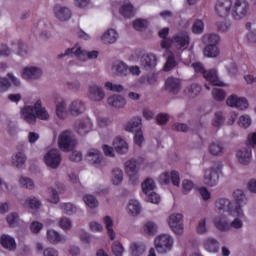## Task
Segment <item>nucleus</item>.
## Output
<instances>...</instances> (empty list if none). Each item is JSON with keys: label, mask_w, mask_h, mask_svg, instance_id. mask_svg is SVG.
Listing matches in <instances>:
<instances>
[{"label": "nucleus", "mask_w": 256, "mask_h": 256, "mask_svg": "<svg viewBox=\"0 0 256 256\" xmlns=\"http://www.w3.org/2000/svg\"><path fill=\"white\" fill-rule=\"evenodd\" d=\"M230 217H233L232 221H229L227 215L216 216L213 220V223L222 233H227V231H242L245 227V210L243 206L236 205L235 211L230 214Z\"/></svg>", "instance_id": "f257e3e1"}, {"label": "nucleus", "mask_w": 256, "mask_h": 256, "mask_svg": "<svg viewBox=\"0 0 256 256\" xmlns=\"http://www.w3.org/2000/svg\"><path fill=\"white\" fill-rule=\"evenodd\" d=\"M21 113L29 125H35L37 119H41V121L49 119V112L42 106L41 100H37L33 106H25Z\"/></svg>", "instance_id": "f03ea898"}, {"label": "nucleus", "mask_w": 256, "mask_h": 256, "mask_svg": "<svg viewBox=\"0 0 256 256\" xmlns=\"http://www.w3.org/2000/svg\"><path fill=\"white\" fill-rule=\"evenodd\" d=\"M77 147V137L74 135L73 131L66 130L65 131V151L68 153V157L70 161H74L75 163H79L83 161V153L75 150Z\"/></svg>", "instance_id": "7ed1b4c3"}, {"label": "nucleus", "mask_w": 256, "mask_h": 256, "mask_svg": "<svg viewBox=\"0 0 256 256\" xmlns=\"http://www.w3.org/2000/svg\"><path fill=\"white\" fill-rule=\"evenodd\" d=\"M223 169L221 162H216L204 171L203 183L207 187H216L219 185V175Z\"/></svg>", "instance_id": "20e7f679"}, {"label": "nucleus", "mask_w": 256, "mask_h": 256, "mask_svg": "<svg viewBox=\"0 0 256 256\" xmlns=\"http://www.w3.org/2000/svg\"><path fill=\"white\" fill-rule=\"evenodd\" d=\"M175 244V239L170 234H160L156 236L154 240V245L157 253L165 255L173 250V245Z\"/></svg>", "instance_id": "39448f33"}, {"label": "nucleus", "mask_w": 256, "mask_h": 256, "mask_svg": "<svg viewBox=\"0 0 256 256\" xmlns=\"http://www.w3.org/2000/svg\"><path fill=\"white\" fill-rule=\"evenodd\" d=\"M139 169H141V162L130 159L124 164V171L129 177L131 185H137L139 183Z\"/></svg>", "instance_id": "423d86ee"}, {"label": "nucleus", "mask_w": 256, "mask_h": 256, "mask_svg": "<svg viewBox=\"0 0 256 256\" xmlns=\"http://www.w3.org/2000/svg\"><path fill=\"white\" fill-rule=\"evenodd\" d=\"M235 203L231 201V199L228 198H217L214 203V211L215 213L219 214L218 217H221L222 215H226L225 213H228V215H231L235 211Z\"/></svg>", "instance_id": "0eeeda50"}, {"label": "nucleus", "mask_w": 256, "mask_h": 256, "mask_svg": "<svg viewBox=\"0 0 256 256\" xmlns=\"http://www.w3.org/2000/svg\"><path fill=\"white\" fill-rule=\"evenodd\" d=\"M249 13V2L247 0H235L232 3L231 15L235 21H241Z\"/></svg>", "instance_id": "6e6552de"}, {"label": "nucleus", "mask_w": 256, "mask_h": 256, "mask_svg": "<svg viewBox=\"0 0 256 256\" xmlns=\"http://www.w3.org/2000/svg\"><path fill=\"white\" fill-rule=\"evenodd\" d=\"M73 127L77 135H80V137H85L93 131V120H91V118L87 116L83 118H78L74 122Z\"/></svg>", "instance_id": "1a4fd4ad"}, {"label": "nucleus", "mask_w": 256, "mask_h": 256, "mask_svg": "<svg viewBox=\"0 0 256 256\" xmlns=\"http://www.w3.org/2000/svg\"><path fill=\"white\" fill-rule=\"evenodd\" d=\"M66 55H75L80 61H87L89 59H97V57H99V51L93 50L87 52L82 50L80 46H75L73 48H68Z\"/></svg>", "instance_id": "9d476101"}, {"label": "nucleus", "mask_w": 256, "mask_h": 256, "mask_svg": "<svg viewBox=\"0 0 256 256\" xmlns=\"http://www.w3.org/2000/svg\"><path fill=\"white\" fill-rule=\"evenodd\" d=\"M226 105L232 107V109H238V111H247L249 109V100L245 97L232 94L226 99Z\"/></svg>", "instance_id": "9b49d317"}, {"label": "nucleus", "mask_w": 256, "mask_h": 256, "mask_svg": "<svg viewBox=\"0 0 256 256\" xmlns=\"http://www.w3.org/2000/svg\"><path fill=\"white\" fill-rule=\"evenodd\" d=\"M168 225L175 235H183L185 227L183 225V214L173 213L168 218Z\"/></svg>", "instance_id": "f8f14e48"}, {"label": "nucleus", "mask_w": 256, "mask_h": 256, "mask_svg": "<svg viewBox=\"0 0 256 256\" xmlns=\"http://www.w3.org/2000/svg\"><path fill=\"white\" fill-rule=\"evenodd\" d=\"M44 162L47 167L51 169H57L61 165V153L57 149L49 150L44 156Z\"/></svg>", "instance_id": "ddd939ff"}, {"label": "nucleus", "mask_w": 256, "mask_h": 256, "mask_svg": "<svg viewBox=\"0 0 256 256\" xmlns=\"http://www.w3.org/2000/svg\"><path fill=\"white\" fill-rule=\"evenodd\" d=\"M215 11L219 17H229V14L233 11V1L218 0L215 5Z\"/></svg>", "instance_id": "4468645a"}, {"label": "nucleus", "mask_w": 256, "mask_h": 256, "mask_svg": "<svg viewBox=\"0 0 256 256\" xmlns=\"http://www.w3.org/2000/svg\"><path fill=\"white\" fill-rule=\"evenodd\" d=\"M171 45H174L176 49L185 50L189 47V34L187 32H179L171 38Z\"/></svg>", "instance_id": "2eb2a0df"}, {"label": "nucleus", "mask_w": 256, "mask_h": 256, "mask_svg": "<svg viewBox=\"0 0 256 256\" xmlns=\"http://www.w3.org/2000/svg\"><path fill=\"white\" fill-rule=\"evenodd\" d=\"M85 159L94 167H101L103 164V154L96 148L89 149L85 155Z\"/></svg>", "instance_id": "dca6fc26"}, {"label": "nucleus", "mask_w": 256, "mask_h": 256, "mask_svg": "<svg viewBox=\"0 0 256 256\" xmlns=\"http://www.w3.org/2000/svg\"><path fill=\"white\" fill-rule=\"evenodd\" d=\"M110 71L117 77H127L129 76V65L121 60H116L112 63Z\"/></svg>", "instance_id": "f3484780"}, {"label": "nucleus", "mask_w": 256, "mask_h": 256, "mask_svg": "<svg viewBox=\"0 0 256 256\" xmlns=\"http://www.w3.org/2000/svg\"><path fill=\"white\" fill-rule=\"evenodd\" d=\"M140 65L144 71H153L157 67V56L155 54H144L140 58Z\"/></svg>", "instance_id": "a211bd4d"}, {"label": "nucleus", "mask_w": 256, "mask_h": 256, "mask_svg": "<svg viewBox=\"0 0 256 256\" xmlns=\"http://www.w3.org/2000/svg\"><path fill=\"white\" fill-rule=\"evenodd\" d=\"M107 103L113 109H125L127 107V99L119 94L110 95L107 98Z\"/></svg>", "instance_id": "6ab92c4d"}, {"label": "nucleus", "mask_w": 256, "mask_h": 256, "mask_svg": "<svg viewBox=\"0 0 256 256\" xmlns=\"http://www.w3.org/2000/svg\"><path fill=\"white\" fill-rule=\"evenodd\" d=\"M88 97L90 101L99 103V101H103V99H105V90H103L101 86L91 85L89 87Z\"/></svg>", "instance_id": "aec40b11"}, {"label": "nucleus", "mask_w": 256, "mask_h": 256, "mask_svg": "<svg viewBox=\"0 0 256 256\" xmlns=\"http://www.w3.org/2000/svg\"><path fill=\"white\" fill-rule=\"evenodd\" d=\"M225 145L219 141H213L208 145V153L213 157H222L225 155Z\"/></svg>", "instance_id": "412c9836"}, {"label": "nucleus", "mask_w": 256, "mask_h": 256, "mask_svg": "<svg viewBox=\"0 0 256 256\" xmlns=\"http://www.w3.org/2000/svg\"><path fill=\"white\" fill-rule=\"evenodd\" d=\"M141 129H143V119L141 116L133 117L125 125V130L128 131V133H137V131H142Z\"/></svg>", "instance_id": "4be33fe9"}, {"label": "nucleus", "mask_w": 256, "mask_h": 256, "mask_svg": "<svg viewBox=\"0 0 256 256\" xmlns=\"http://www.w3.org/2000/svg\"><path fill=\"white\" fill-rule=\"evenodd\" d=\"M166 91L172 93L173 95H177L181 91V80L175 77L167 78L165 82Z\"/></svg>", "instance_id": "5701e85b"}, {"label": "nucleus", "mask_w": 256, "mask_h": 256, "mask_svg": "<svg viewBox=\"0 0 256 256\" xmlns=\"http://www.w3.org/2000/svg\"><path fill=\"white\" fill-rule=\"evenodd\" d=\"M204 79L206 81H209L211 85H214L216 87H225V83L219 79V76L217 75V70L212 69V70H206L204 72Z\"/></svg>", "instance_id": "b1692460"}, {"label": "nucleus", "mask_w": 256, "mask_h": 256, "mask_svg": "<svg viewBox=\"0 0 256 256\" xmlns=\"http://www.w3.org/2000/svg\"><path fill=\"white\" fill-rule=\"evenodd\" d=\"M251 147H242L237 153H236V157L239 161V163H241V165H248V163H251Z\"/></svg>", "instance_id": "393cba45"}, {"label": "nucleus", "mask_w": 256, "mask_h": 256, "mask_svg": "<svg viewBox=\"0 0 256 256\" xmlns=\"http://www.w3.org/2000/svg\"><path fill=\"white\" fill-rule=\"evenodd\" d=\"M117 39H119V33L115 29H108L101 36V41L105 45H113V43H117Z\"/></svg>", "instance_id": "a878e982"}, {"label": "nucleus", "mask_w": 256, "mask_h": 256, "mask_svg": "<svg viewBox=\"0 0 256 256\" xmlns=\"http://www.w3.org/2000/svg\"><path fill=\"white\" fill-rule=\"evenodd\" d=\"M42 71L38 67H26L22 72V79L29 81L31 79H39L42 75Z\"/></svg>", "instance_id": "bb28decb"}, {"label": "nucleus", "mask_w": 256, "mask_h": 256, "mask_svg": "<svg viewBox=\"0 0 256 256\" xmlns=\"http://www.w3.org/2000/svg\"><path fill=\"white\" fill-rule=\"evenodd\" d=\"M112 145L116 153H119L120 155H125V153L129 151V144L121 137L115 138Z\"/></svg>", "instance_id": "cd10ccee"}, {"label": "nucleus", "mask_w": 256, "mask_h": 256, "mask_svg": "<svg viewBox=\"0 0 256 256\" xmlns=\"http://www.w3.org/2000/svg\"><path fill=\"white\" fill-rule=\"evenodd\" d=\"M68 111L74 117H79V115L85 112V102L81 100L73 101L68 107Z\"/></svg>", "instance_id": "c85d7f7f"}, {"label": "nucleus", "mask_w": 256, "mask_h": 256, "mask_svg": "<svg viewBox=\"0 0 256 256\" xmlns=\"http://www.w3.org/2000/svg\"><path fill=\"white\" fill-rule=\"evenodd\" d=\"M0 244L4 249H8V251H15L17 249V244L15 243V238L3 234L0 238Z\"/></svg>", "instance_id": "c756f323"}, {"label": "nucleus", "mask_w": 256, "mask_h": 256, "mask_svg": "<svg viewBox=\"0 0 256 256\" xmlns=\"http://www.w3.org/2000/svg\"><path fill=\"white\" fill-rule=\"evenodd\" d=\"M203 55L210 59H217L221 55V50L217 45H206L203 49Z\"/></svg>", "instance_id": "7c9ffc66"}, {"label": "nucleus", "mask_w": 256, "mask_h": 256, "mask_svg": "<svg viewBox=\"0 0 256 256\" xmlns=\"http://www.w3.org/2000/svg\"><path fill=\"white\" fill-rule=\"evenodd\" d=\"M221 36L217 33H206L202 36V43L204 45H219Z\"/></svg>", "instance_id": "2f4dec72"}, {"label": "nucleus", "mask_w": 256, "mask_h": 256, "mask_svg": "<svg viewBox=\"0 0 256 256\" xmlns=\"http://www.w3.org/2000/svg\"><path fill=\"white\" fill-rule=\"evenodd\" d=\"M204 249L208 253H218L219 252V241L215 238H207L204 240Z\"/></svg>", "instance_id": "473e14b6"}, {"label": "nucleus", "mask_w": 256, "mask_h": 256, "mask_svg": "<svg viewBox=\"0 0 256 256\" xmlns=\"http://www.w3.org/2000/svg\"><path fill=\"white\" fill-rule=\"evenodd\" d=\"M158 35L161 41V47L162 49H169L171 47V39L167 38L169 35V27H165L159 30Z\"/></svg>", "instance_id": "72a5a7b5"}, {"label": "nucleus", "mask_w": 256, "mask_h": 256, "mask_svg": "<svg viewBox=\"0 0 256 256\" xmlns=\"http://www.w3.org/2000/svg\"><path fill=\"white\" fill-rule=\"evenodd\" d=\"M103 223L107 230V235L111 239V241H115V230H113V218L111 216H106L103 218Z\"/></svg>", "instance_id": "f704fd0d"}, {"label": "nucleus", "mask_w": 256, "mask_h": 256, "mask_svg": "<svg viewBox=\"0 0 256 256\" xmlns=\"http://www.w3.org/2000/svg\"><path fill=\"white\" fill-rule=\"evenodd\" d=\"M145 244L133 242L130 244L129 251L132 256H141L145 253Z\"/></svg>", "instance_id": "c9c22d12"}, {"label": "nucleus", "mask_w": 256, "mask_h": 256, "mask_svg": "<svg viewBox=\"0 0 256 256\" xmlns=\"http://www.w3.org/2000/svg\"><path fill=\"white\" fill-rule=\"evenodd\" d=\"M120 15L122 17H125L126 19H129L135 15V9L133 8V5L129 2L124 3L120 7Z\"/></svg>", "instance_id": "e433bc0d"}, {"label": "nucleus", "mask_w": 256, "mask_h": 256, "mask_svg": "<svg viewBox=\"0 0 256 256\" xmlns=\"http://www.w3.org/2000/svg\"><path fill=\"white\" fill-rule=\"evenodd\" d=\"M127 211L132 217H137L141 213V204L137 200H130L128 203Z\"/></svg>", "instance_id": "4c0bfd02"}, {"label": "nucleus", "mask_w": 256, "mask_h": 256, "mask_svg": "<svg viewBox=\"0 0 256 256\" xmlns=\"http://www.w3.org/2000/svg\"><path fill=\"white\" fill-rule=\"evenodd\" d=\"M112 185L119 186L123 183V170L121 168H114L111 174Z\"/></svg>", "instance_id": "58836bf2"}, {"label": "nucleus", "mask_w": 256, "mask_h": 256, "mask_svg": "<svg viewBox=\"0 0 256 256\" xmlns=\"http://www.w3.org/2000/svg\"><path fill=\"white\" fill-rule=\"evenodd\" d=\"M27 161V156L23 152H18L14 156H12V164L18 169H21L25 162Z\"/></svg>", "instance_id": "ea45409f"}, {"label": "nucleus", "mask_w": 256, "mask_h": 256, "mask_svg": "<svg viewBox=\"0 0 256 256\" xmlns=\"http://www.w3.org/2000/svg\"><path fill=\"white\" fill-rule=\"evenodd\" d=\"M184 93L187 97H197L201 93V86L198 84H190L184 89Z\"/></svg>", "instance_id": "a19ab883"}, {"label": "nucleus", "mask_w": 256, "mask_h": 256, "mask_svg": "<svg viewBox=\"0 0 256 256\" xmlns=\"http://www.w3.org/2000/svg\"><path fill=\"white\" fill-rule=\"evenodd\" d=\"M225 124V116L223 115V112L218 111L214 113V116L212 118V126L215 127V129H220V127H223Z\"/></svg>", "instance_id": "79ce46f5"}, {"label": "nucleus", "mask_w": 256, "mask_h": 256, "mask_svg": "<svg viewBox=\"0 0 256 256\" xmlns=\"http://www.w3.org/2000/svg\"><path fill=\"white\" fill-rule=\"evenodd\" d=\"M83 201L90 209H97L99 207V200H97V198L91 194L84 195Z\"/></svg>", "instance_id": "37998d69"}, {"label": "nucleus", "mask_w": 256, "mask_h": 256, "mask_svg": "<svg viewBox=\"0 0 256 256\" xmlns=\"http://www.w3.org/2000/svg\"><path fill=\"white\" fill-rule=\"evenodd\" d=\"M104 87L107 91H112L113 93H123V91H125V87L123 85L113 83L111 81L105 82Z\"/></svg>", "instance_id": "c03bdc74"}, {"label": "nucleus", "mask_w": 256, "mask_h": 256, "mask_svg": "<svg viewBox=\"0 0 256 256\" xmlns=\"http://www.w3.org/2000/svg\"><path fill=\"white\" fill-rule=\"evenodd\" d=\"M155 190V181L151 178H147L142 183V191L145 193V195H149L150 193H153Z\"/></svg>", "instance_id": "a18cd8bd"}, {"label": "nucleus", "mask_w": 256, "mask_h": 256, "mask_svg": "<svg viewBox=\"0 0 256 256\" xmlns=\"http://www.w3.org/2000/svg\"><path fill=\"white\" fill-rule=\"evenodd\" d=\"M252 123L253 120L251 119V116L249 114H243L238 119V125L242 129H249Z\"/></svg>", "instance_id": "49530a36"}, {"label": "nucleus", "mask_w": 256, "mask_h": 256, "mask_svg": "<svg viewBox=\"0 0 256 256\" xmlns=\"http://www.w3.org/2000/svg\"><path fill=\"white\" fill-rule=\"evenodd\" d=\"M47 239L52 245H57V243L61 242V234L53 229H50L47 231Z\"/></svg>", "instance_id": "de8ad7c7"}, {"label": "nucleus", "mask_w": 256, "mask_h": 256, "mask_svg": "<svg viewBox=\"0 0 256 256\" xmlns=\"http://www.w3.org/2000/svg\"><path fill=\"white\" fill-rule=\"evenodd\" d=\"M158 229L159 227L153 221L146 222L143 227V231L146 235H155Z\"/></svg>", "instance_id": "09e8293b"}, {"label": "nucleus", "mask_w": 256, "mask_h": 256, "mask_svg": "<svg viewBox=\"0 0 256 256\" xmlns=\"http://www.w3.org/2000/svg\"><path fill=\"white\" fill-rule=\"evenodd\" d=\"M12 47L13 49H16V53L20 57H25V55H27V45L23 44V42L21 41L13 42Z\"/></svg>", "instance_id": "8fccbe9b"}, {"label": "nucleus", "mask_w": 256, "mask_h": 256, "mask_svg": "<svg viewBox=\"0 0 256 256\" xmlns=\"http://www.w3.org/2000/svg\"><path fill=\"white\" fill-rule=\"evenodd\" d=\"M207 231H209V228H207V218H202L198 222L196 233H198V235H205Z\"/></svg>", "instance_id": "3c124183"}, {"label": "nucleus", "mask_w": 256, "mask_h": 256, "mask_svg": "<svg viewBox=\"0 0 256 256\" xmlns=\"http://www.w3.org/2000/svg\"><path fill=\"white\" fill-rule=\"evenodd\" d=\"M216 27L220 33H227L232 27L230 20H224L216 23Z\"/></svg>", "instance_id": "603ef678"}, {"label": "nucleus", "mask_w": 256, "mask_h": 256, "mask_svg": "<svg viewBox=\"0 0 256 256\" xmlns=\"http://www.w3.org/2000/svg\"><path fill=\"white\" fill-rule=\"evenodd\" d=\"M233 199L236 201V205H241V203H245L247 198L245 197V192H243L241 189H238L233 192Z\"/></svg>", "instance_id": "864d4df0"}, {"label": "nucleus", "mask_w": 256, "mask_h": 256, "mask_svg": "<svg viewBox=\"0 0 256 256\" xmlns=\"http://www.w3.org/2000/svg\"><path fill=\"white\" fill-rule=\"evenodd\" d=\"M111 251L114 256H123V253H125V247H123L122 243L115 242L111 247Z\"/></svg>", "instance_id": "5fc2aeb1"}, {"label": "nucleus", "mask_w": 256, "mask_h": 256, "mask_svg": "<svg viewBox=\"0 0 256 256\" xmlns=\"http://www.w3.org/2000/svg\"><path fill=\"white\" fill-rule=\"evenodd\" d=\"M212 97L215 99V101H223L225 97H227V94L221 88H214L212 90Z\"/></svg>", "instance_id": "6e6d98bb"}, {"label": "nucleus", "mask_w": 256, "mask_h": 256, "mask_svg": "<svg viewBox=\"0 0 256 256\" xmlns=\"http://www.w3.org/2000/svg\"><path fill=\"white\" fill-rule=\"evenodd\" d=\"M96 123L100 129H107V127H111L113 122L107 117H98Z\"/></svg>", "instance_id": "4d7b16f0"}, {"label": "nucleus", "mask_w": 256, "mask_h": 256, "mask_svg": "<svg viewBox=\"0 0 256 256\" xmlns=\"http://www.w3.org/2000/svg\"><path fill=\"white\" fill-rule=\"evenodd\" d=\"M54 13L59 21H65V6H61L59 4L55 5Z\"/></svg>", "instance_id": "13d9d810"}, {"label": "nucleus", "mask_w": 256, "mask_h": 256, "mask_svg": "<svg viewBox=\"0 0 256 256\" xmlns=\"http://www.w3.org/2000/svg\"><path fill=\"white\" fill-rule=\"evenodd\" d=\"M177 65L175 61V56L173 54L168 55L166 63L164 65V71H171Z\"/></svg>", "instance_id": "bf43d9fd"}, {"label": "nucleus", "mask_w": 256, "mask_h": 256, "mask_svg": "<svg viewBox=\"0 0 256 256\" xmlns=\"http://www.w3.org/2000/svg\"><path fill=\"white\" fill-rule=\"evenodd\" d=\"M26 203L30 209H40L41 207V201H39L35 196L27 198Z\"/></svg>", "instance_id": "052dcab7"}, {"label": "nucleus", "mask_w": 256, "mask_h": 256, "mask_svg": "<svg viewBox=\"0 0 256 256\" xmlns=\"http://www.w3.org/2000/svg\"><path fill=\"white\" fill-rule=\"evenodd\" d=\"M204 29H205V24L203 23V20H196L192 26V31L196 35L203 33Z\"/></svg>", "instance_id": "680f3d73"}, {"label": "nucleus", "mask_w": 256, "mask_h": 256, "mask_svg": "<svg viewBox=\"0 0 256 256\" xmlns=\"http://www.w3.org/2000/svg\"><path fill=\"white\" fill-rule=\"evenodd\" d=\"M134 143L138 147H141L145 143V136L143 135V130L134 132Z\"/></svg>", "instance_id": "e2e57ef3"}, {"label": "nucleus", "mask_w": 256, "mask_h": 256, "mask_svg": "<svg viewBox=\"0 0 256 256\" xmlns=\"http://www.w3.org/2000/svg\"><path fill=\"white\" fill-rule=\"evenodd\" d=\"M88 227L93 233H101L103 231V224L97 221L89 222Z\"/></svg>", "instance_id": "0e129e2a"}, {"label": "nucleus", "mask_w": 256, "mask_h": 256, "mask_svg": "<svg viewBox=\"0 0 256 256\" xmlns=\"http://www.w3.org/2000/svg\"><path fill=\"white\" fill-rule=\"evenodd\" d=\"M148 22L147 20L143 19H136L133 22V27L136 29V31H143V29H147Z\"/></svg>", "instance_id": "69168bd1"}, {"label": "nucleus", "mask_w": 256, "mask_h": 256, "mask_svg": "<svg viewBox=\"0 0 256 256\" xmlns=\"http://www.w3.org/2000/svg\"><path fill=\"white\" fill-rule=\"evenodd\" d=\"M19 183L25 189H33L35 187V183L31 180V178L21 177Z\"/></svg>", "instance_id": "338daca9"}, {"label": "nucleus", "mask_w": 256, "mask_h": 256, "mask_svg": "<svg viewBox=\"0 0 256 256\" xmlns=\"http://www.w3.org/2000/svg\"><path fill=\"white\" fill-rule=\"evenodd\" d=\"M246 147H250V149H255L256 147V132L250 133L247 136Z\"/></svg>", "instance_id": "774afa93"}]
</instances>
